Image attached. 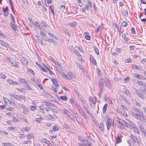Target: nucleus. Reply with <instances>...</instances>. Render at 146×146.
<instances>
[{
    "label": "nucleus",
    "instance_id": "38",
    "mask_svg": "<svg viewBox=\"0 0 146 146\" xmlns=\"http://www.w3.org/2000/svg\"><path fill=\"white\" fill-rule=\"evenodd\" d=\"M84 109L86 111L88 114L91 115H93L91 113L90 111L85 106H83Z\"/></svg>",
    "mask_w": 146,
    "mask_h": 146
},
{
    "label": "nucleus",
    "instance_id": "18",
    "mask_svg": "<svg viewBox=\"0 0 146 146\" xmlns=\"http://www.w3.org/2000/svg\"><path fill=\"white\" fill-rule=\"evenodd\" d=\"M118 123L119 124H121V125H124L128 127H129L130 126L128 123H127L125 122L124 120L123 121L122 123H121L120 121H119Z\"/></svg>",
    "mask_w": 146,
    "mask_h": 146
},
{
    "label": "nucleus",
    "instance_id": "5",
    "mask_svg": "<svg viewBox=\"0 0 146 146\" xmlns=\"http://www.w3.org/2000/svg\"><path fill=\"white\" fill-rule=\"evenodd\" d=\"M89 101L91 105L92 104L95 105L96 102L95 99H94L93 98L91 97L89 98Z\"/></svg>",
    "mask_w": 146,
    "mask_h": 146
},
{
    "label": "nucleus",
    "instance_id": "21",
    "mask_svg": "<svg viewBox=\"0 0 146 146\" xmlns=\"http://www.w3.org/2000/svg\"><path fill=\"white\" fill-rule=\"evenodd\" d=\"M27 138L29 140L33 138L34 135L32 133H30L26 135Z\"/></svg>",
    "mask_w": 146,
    "mask_h": 146
},
{
    "label": "nucleus",
    "instance_id": "3",
    "mask_svg": "<svg viewBox=\"0 0 146 146\" xmlns=\"http://www.w3.org/2000/svg\"><path fill=\"white\" fill-rule=\"evenodd\" d=\"M18 106L23 110V112L24 113L26 114L27 112L29 111L28 109L25 105L21 104H19Z\"/></svg>",
    "mask_w": 146,
    "mask_h": 146
},
{
    "label": "nucleus",
    "instance_id": "10",
    "mask_svg": "<svg viewBox=\"0 0 146 146\" xmlns=\"http://www.w3.org/2000/svg\"><path fill=\"white\" fill-rule=\"evenodd\" d=\"M21 62L24 65H26L28 64V61L27 59L24 58L22 57L21 59Z\"/></svg>",
    "mask_w": 146,
    "mask_h": 146
},
{
    "label": "nucleus",
    "instance_id": "57",
    "mask_svg": "<svg viewBox=\"0 0 146 146\" xmlns=\"http://www.w3.org/2000/svg\"><path fill=\"white\" fill-rule=\"evenodd\" d=\"M11 19L12 21L11 22H15L14 18L13 15L11 14H10Z\"/></svg>",
    "mask_w": 146,
    "mask_h": 146
},
{
    "label": "nucleus",
    "instance_id": "33",
    "mask_svg": "<svg viewBox=\"0 0 146 146\" xmlns=\"http://www.w3.org/2000/svg\"><path fill=\"white\" fill-rule=\"evenodd\" d=\"M10 63L13 66H15V67L17 68H19V66L17 64L16 62H11Z\"/></svg>",
    "mask_w": 146,
    "mask_h": 146
},
{
    "label": "nucleus",
    "instance_id": "63",
    "mask_svg": "<svg viewBox=\"0 0 146 146\" xmlns=\"http://www.w3.org/2000/svg\"><path fill=\"white\" fill-rule=\"evenodd\" d=\"M2 145L4 146H11V144L10 143H2Z\"/></svg>",
    "mask_w": 146,
    "mask_h": 146
},
{
    "label": "nucleus",
    "instance_id": "27",
    "mask_svg": "<svg viewBox=\"0 0 146 146\" xmlns=\"http://www.w3.org/2000/svg\"><path fill=\"white\" fill-rule=\"evenodd\" d=\"M40 35L42 36V37L43 38L44 40L45 41H46L47 40V38L46 37L44 33V32L42 31H41L40 32Z\"/></svg>",
    "mask_w": 146,
    "mask_h": 146
},
{
    "label": "nucleus",
    "instance_id": "43",
    "mask_svg": "<svg viewBox=\"0 0 146 146\" xmlns=\"http://www.w3.org/2000/svg\"><path fill=\"white\" fill-rule=\"evenodd\" d=\"M133 111L138 114H139V112H141L140 111V110H139V109L137 108H133Z\"/></svg>",
    "mask_w": 146,
    "mask_h": 146
},
{
    "label": "nucleus",
    "instance_id": "15",
    "mask_svg": "<svg viewBox=\"0 0 146 146\" xmlns=\"http://www.w3.org/2000/svg\"><path fill=\"white\" fill-rule=\"evenodd\" d=\"M124 91H125V94L127 96H129V97H131V94L130 92L128 90V89L126 88L123 89Z\"/></svg>",
    "mask_w": 146,
    "mask_h": 146
},
{
    "label": "nucleus",
    "instance_id": "45",
    "mask_svg": "<svg viewBox=\"0 0 146 146\" xmlns=\"http://www.w3.org/2000/svg\"><path fill=\"white\" fill-rule=\"evenodd\" d=\"M48 34L50 36H51L52 38L54 39H57V37L52 33L49 32L48 33Z\"/></svg>",
    "mask_w": 146,
    "mask_h": 146
},
{
    "label": "nucleus",
    "instance_id": "60",
    "mask_svg": "<svg viewBox=\"0 0 146 146\" xmlns=\"http://www.w3.org/2000/svg\"><path fill=\"white\" fill-rule=\"evenodd\" d=\"M69 102L71 104H75V102H74V99L73 98H71L69 100Z\"/></svg>",
    "mask_w": 146,
    "mask_h": 146
},
{
    "label": "nucleus",
    "instance_id": "55",
    "mask_svg": "<svg viewBox=\"0 0 146 146\" xmlns=\"http://www.w3.org/2000/svg\"><path fill=\"white\" fill-rule=\"evenodd\" d=\"M134 101L135 103H134V104H135L136 106L138 107H140L141 106V105H140V103L139 102L136 100H135Z\"/></svg>",
    "mask_w": 146,
    "mask_h": 146
},
{
    "label": "nucleus",
    "instance_id": "46",
    "mask_svg": "<svg viewBox=\"0 0 146 146\" xmlns=\"http://www.w3.org/2000/svg\"><path fill=\"white\" fill-rule=\"evenodd\" d=\"M34 25L36 26V27H37L38 28L41 29V28L40 27L39 23H38L37 22H35L34 23Z\"/></svg>",
    "mask_w": 146,
    "mask_h": 146
},
{
    "label": "nucleus",
    "instance_id": "52",
    "mask_svg": "<svg viewBox=\"0 0 146 146\" xmlns=\"http://www.w3.org/2000/svg\"><path fill=\"white\" fill-rule=\"evenodd\" d=\"M60 98L63 100L66 101L67 100V98L65 96H61L60 97Z\"/></svg>",
    "mask_w": 146,
    "mask_h": 146
},
{
    "label": "nucleus",
    "instance_id": "58",
    "mask_svg": "<svg viewBox=\"0 0 146 146\" xmlns=\"http://www.w3.org/2000/svg\"><path fill=\"white\" fill-rule=\"evenodd\" d=\"M133 130L136 133H137L138 134L139 133V130L136 127H134L133 129Z\"/></svg>",
    "mask_w": 146,
    "mask_h": 146
},
{
    "label": "nucleus",
    "instance_id": "31",
    "mask_svg": "<svg viewBox=\"0 0 146 146\" xmlns=\"http://www.w3.org/2000/svg\"><path fill=\"white\" fill-rule=\"evenodd\" d=\"M0 45L3 46L5 47L7 46H8V44L7 43L1 40H0Z\"/></svg>",
    "mask_w": 146,
    "mask_h": 146
},
{
    "label": "nucleus",
    "instance_id": "25",
    "mask_svg": "<svg viewBox=\"0 0 146 146\" xmlns=\"http://www.w3.org/2000/svg\"><path fill=\"white\" fill-rule=\"evenodd\" d=\"M7 82L9 83H10V84H11L13 85H16L17 84V82H16L15 81H13L11 79H8Z\"/></svg>",
    "mask_w": 146,
    "mask_h": 146
},
{
    "label": "nucleus",
    "instance_id": "29",
    "mask_svg": "<svg viewBox=\"0 0 146 146\" xmlns=\"http://www.w3.org/2000/svg\"><path fill=\"white\" fill-rule=\"evenodd\" d=\"M63 31L64 32V33L68 36L69 37H70V35L69 33V31L67 29H64L63 30Z\"/></svg>",
    "mask_w": 146,
    "mask_h": 146
},
{
    "label": "nucleus",
    "instance_id": "39",
    "mask_svg": "<svg viewBox=\"0 0 146 146\" xmlns=\"http://www.w3.org/2000/svg\"><path fill=\"white\" fill-rule=\"evenodd\" d=\"M58 86H52V90L54 91L55 92H56L57 91L56 90V89L57 88H58Z\"/></svg>",
    "mask_w": 146,
    "mask_h": 146
},
{
    "label": "nucleus",
    "instance_id": "26",
    "mask_svg": "<svg viewBox=\"0 0 146 146\" xmlns=\"http://www.w3.org/2000/svg\"><path fill=\"white\" fill-rule=\"evenodd\" d=\"M84 144L87 145V146H92L91 143L86 139L84 140Z\"/></svg>",
    "mask_w": 146,
    "mask_h": 146
},
{
    "label": "nucleus",
    "instance_id": "40",
    "mask_svg": "<svg viewBox=\"0 0 146 146\" xmlns=\"http://www.w3.org/2000/svg\"><path fill=\"white\" fill-rule=\"evenodd\" d=\"M43 119L41 117H38L35 118V120L36 122L39 123L42 121Z\"/></svg>",
    "mask_w": 146,
    "mask_h": 146
},
{
    "label": "nucleus",
    "instance_id": "64",
    "mask_svg": "<svg viewBox=\"0 0 146 146\" xmlns=\"http://www.w3.org/2000/svg\"><path fill=\"white\" fill-rule=\"evenodd\" d=\"M51 146H58L57 144H56L54 142H51Z\"/></svg>",
    "mask_w": 146,
    "mask_h": 146
},
{
    "label": "nucleus",
    "instance_id": "16",
    "mask_svg": "<svg viewBox=\"0 0 146 146\" xmlns=\"http://www.w3.org/2000/svg\"><path fill=\"white\" fill-rule=\"evenodd\" d=\"M115 138L116 141V143H118L122 141L121 137L117 135V136H115Z\"/></svg>",
    "mask_w": 146,
    "mask_h": 146
},
{
    "label": "nucleus",
    "instance_id": "59",
    "mask_svg": "<svg viewBox=\"0 0 146 146\" xmlns=\"http://www.w3.org/2000/svg\"><path fill=\"white\" fill-rule=\"evenodd\" d=\"M48 117H49L48 119L50 120L51 119L52 120H54L55 119L54 117L52 115H48Z\"/></svg>",
    "mask_w": 146,
    "mask_h": 146
},
{
    "label": "nucleus",
    "instance_id": "30",
    "mask_svg": "<svg viewBox=\"0 0 146 146\" xmlns=\"http://www.w3.org/2000/svg\"><path fill=\"white\" fill-rule=\"evenodd\" d=\"M107 81L106 82V85L108 88H110L111 86V82L107 80Z\"/></svg>",
    "mask_w": 146,
    "mask_h": 146
},
{
    "label": "nucleus",
    "instance_id": "19",
    "mask_svg": "<svg viewBox=\"0 0 146 146\" xmlns=\"http://www.w3.org/2000/svg\"><path fill=\"white\" fill-rule=\"evenodd\" d=\"M131 114L132 116L136 119H138L139 118V116L138 113L132 112Z\"/></svg>",
    "mask_w": 146,
    "mask_h": 146
},
{
    "label": "nucleus",
    "instance_id": "13",
    "mask_svg": "<svg viewBox=\"0 0 146 146\" xmlns=\"http://www.w3.org/2000/svg\"><path fill=\"white\" fill-rule=\"evenodd\" d=\"M41 141L42 142L46 143L48 145H49L50 144V142L47 139L44 138H42L41 139Z\"/></svg>",
    "mask_w": 146,
    "mask_h": 146
},
{
    "label": "nucleus",
    "instance_id": "24",
    "mask_svg": "<svg viewBox=\"0 0 146 146\" xmlns=\"http://www.w3.org/2000/svg\"><path fill=\"white\" fill-rule=\"evenodd\" d=\"M44 96L47 97L48 99H50V98H52V96L49 94V93L47 92H44Z\"/></svg>",
    "mask_w": 146,
    "mask_h": 146
},
{
    "label": "nucleus",
    "instance_id": "42",
    "mask_svg": "<svg viewBox=\"0 0 146 146\" xmlns=\"http://www.w3.org/2000/svg\"><path fill=\"white\" fill-rule=\"evenodd\" d=\"M78 96L79 99L82 102H83V97L82 95L79 94L78 95Z\"/></svg>",
    "mask_w": 146,
    "mask_h": 146
},
{
    "label": "nucleus",
    "instance_id": "4",
    "mask_svg": "<svg viewBox=\"0 0 146 146\" xmlns=\"http://www.w3.org/2000/svg\"><path fill=\"white\" fill-rule=\"evenodd\" d=\"M111 119L110 118H108L106 122V125L107 126V128L108 130H109L110 129L112 123Z\"/></svg>",
    "mask_w": 146,
    "mask_h": 146
},
{
    "label": "nucleus",
    "instance_id": "22",
    "mask_svg": "<svg viewBox=\"0 0 146 146\" xmlns=\"http://www.w3.org/2000/svg\"><path fill=\"white\" fill-rule=\"evenodd\" d=\"M98 124L99 128L100 129H101L103 133L104 132V126L103 123H101L100 124Z\"/></svg>",
    "mask_w": 146,
    "mask_h": 146
},
{
    "label": "nucleus",
    "instance_id": "44",
    "mask_svg": "<svg viewBox=\"0 0 146 146\" xmlns=\"http://www.w3.org/2000/svg\"><path fill=\"white\" fill-rule=\"evenodd\" d=\"M132 67L137 70H139L140 68V67L139 66H137L135 64L132 65Z\"/></svg>",
    "mask_w": 146,
    "mask_h": 146
},
{
    "label": "nucleus",
    "instance_id": "49",
    "mask_svg": "<svg viewBox=\"0 0 146 146\" xmlns=\"http://www.w3.org/2000/svg\"><path fill=\"white\" fill-rule=\"evenodd\" d=\"M128 23L127 22L125 21H123L122 22L121 25L123 27H125L127 26Z\"/></svg>",
    "mask_w": 146,
    "mask_h": 146
},
{
    "label": "nucleus",
    "instance_id": "23",
    "mask_svg": "<svg viewBox=\"0 0 146 146\" xmlns=\"http://www.w3.org/2000/svg\"><path fill=\"white\" fill-rule=\"evenodd\" d=\"M22 84H27V81L24 79L21 78H19L18 80Z\"/></svg>",
    "mask_w": 146,
    "mask_h": 146
},
{
    "label": "nucleus",
    "instance_id": "54",
    "mask_svg": "<svg viewBox=\"0 0 146 146\" xmlns=\"http://www.w3.org/2000/svg\"><path fill=\"white\" fill-rule=\"evenodd\" d=\"M19 99L18 100H20V99H21L22 100H25V97L23 96L20 95L19 96Z\"/></svg>",
    "mask_w": 146,
    "mask_h": 146
},
{
    "label": "nucleus",
    "instance_id": "41",
    "mask_svg": "<svg viewBox=\"0 0 146 146\" xmlns=\"http://www.w3.org/2000/svg\"><path fill=\"white\" fill-rule=\"evenodd\" d=\"M137 83L140 86H143L145 85V84L143 81H138L137 82Z\"/></svg>",
    "mask_w": 146,
    "mask_h": 146
},
{
    "label": "nucleus",
    "instance_id": "28",
    "mask_svg": "<svg viewBox=\"0 0 146 146\" xmlns=\"http://www.w3.org/2000/svg\"><path fill=\"white\" fill-rule=\"evenodd\" d=\"M4 102L6 106H9V104H10L11 102L8 99H6L5 100H4Z\"/></svg>",
    "mask_w": 146,
    "mask_h": 146
},
{
    "label": "nucleus",
    "instance_id": "1",
    "mask_svg": "<svg viewBox=\"0 0 146 146\" xmlns=\"http://www.w3.org/2000/svg\"><path fill=\"white\" fill-rule=\"evenodd\" d=\"M61 75L64 79L66 80H72L75 78L74 74L71 72H68V75L65 74L64 72L61 73Z\"/></svg>",
    "mask_w": 146,
    "mask_h": 146
},
{
    "label": "nucleus",
    "instance_id": "36",
    "mask_svg": "<svg viewBox=\"0 0 146 146\" xmlns=\"http://www.w3.org/2000/svg\"><path fill=\"white\" fill-rule=\"evenodd\" d=\"M133 76L136 78H137L138 79H141V74H138L136 73H134L133 74Z\"/></svg>",
    "mask_w": 146,
    "mask_h": 146
},
{
    "label": "nucleus",
    "instance_id": "47",
    "mask_svg": "<svg viewBox=\"0 0 146 146\" xmlns=\"http://www.w3.org/2000/svg\"><path fill=\"white\" fill-rule=\"evenodd\" d=\"M3 14L5 16H8V12L7 11H6L5 9L3 8Z\"/></svg>",
    "mask_w": 146,
    "mask_h": 146
},
{
    "label": "nucleus",
    "instance_id": "12",
    "mask_svg": "<svg viewBox=\"0 0 146 146\" xmlns=\"http://www.w3.org/2000/svg\"><path fill=\"white\" fill-rule=\"evenodd\" d=\"M8 95L11 97H12L15 99L18 100L19 99V96L18 95L15 94H12L11 93H9Z\"/></svg>",
    "mask_w": 146,
    "mask_h": 146
},
{
    "label": "nucleus",
    "instance_id": "11",
    "mask_svg": "<svg viewBox=\"0 0 146 146\" xmlns=\"http://www.w3.org/2000/svg\"><path fill=\"white\" fill-rule=\"evenodd\" d=\"M76 63L77 66L80 68V69L81 70V71L83 72H84L85 70L83 66L79 63L76 62Z\"/></svg>",
    "mask_w": 146,
    "mask_h": 146
},
{
    "label": "nucleus",
    "instance_id": "61",
    "mask_svg": "<svg viewBox=\"0 0 146 146\" xmlns=\"http://www.w3.org/2000/svg\"><path fill=\"white\" fill-rule=\"evenodd\" d=\"M141 92L143 94L146 95V89L143 88H142L141 89Z\"/></svg>",
    "mask_w": 146,
    "mask_h": 146
},
{
    "label": "nucleus",
    "instance_id": "51",
    "mask_svg": "<svg viewBox=\"0 0 146 146\" xmlns=\"http://www.w3.org/2000/svg\"><path fill=\"white\" fill-rule=\"evenodd\" d=\"M94 51H95L97 55H99V52L98 50V49L97 47L96 46H95L94 47Z\"/></svg>",
    "mask_w": 146,
    "mask_h": 146
},
{
    "label": "nucleus",
    "instance_id": "6",
    "mask_svg": "<svg viewBox=\"0 0 146 146\" xmlns=\"http://www.w3.org/2000/svg\"><path fill=\"white\" fill-rule=\"evenodd\" d=\"M15 22H10V25L11 27L16 31L17 30V27L15 25Z\"/></svg>",
    "mask_w": 146,
    "mask_h": 146
},
{
    "label": "nucleus",
    "instance_id": "37",
    "mask_svg": "<svg viewBox=\"0 0 146 146\" xmlns=\"http://www.w3.org/2000/svg\"><path fill=\"white\" fill-rule=\"evenodd\" d=\"M52 81L53 82L54 86H58L59 85V84H58L57 81L55 79H52Z\"/></svg>",
    "mask_w": 146,
    "mask_h": 146
},
{
    "label": "nucleus",
    "instance_id": "2",
    "mask_svg": "<svg viewBox=\"0 0 146 146\" xmlns=\"http://www.w3.org/2000/svg\"><path fill=\"white\" fill-rule=\"evenodd\" d=\"M138 115L139 116V118L138 119L140 121H142L146 122V119L145 118V115L143 113V111L139 112Z\"/></svg>",
    "mask_w": 146,
    "mask_h": 146
},
{
    "label": "nucleus",
    "instance_id": "62",
    "mask_svg": "<svg viewBox=\"0 0 146 146\" xmlns=\"http://www.w3.org/2000/svg\"><path fill=\"white\" fill-rule=\"evenodd\" d=\"M123 13L125 16H127L128 14V13L126 10L124 9L123 10Z\"/></svg>",
    "mask_w": 146,
    "mask_h": 146
},
{
    "label": "nucleus",
    "instance_id": "7",
    "mask_svg": "<svg viewBox=\"0 0 146 146\" xmlns=\"http://www.w3.org/2000/svg\"><path fill=\"white\" fill-rule=\"evenodd\" d=\"M63 112L68 117H70L71 115V113L67 110L64 109L62 110Z\"/></svg>",
    "mask_w": 146,
    "mask_h": 146
},
{
    "label": "nucleus",
    "instance_id": "56",
    "mask_svg": "<svg viewBox=\"0 0 146 146\" xmlns=\"http://www.w3.org/2000/svg\"><path fill=\"white\" fill-rule=\"evenodd\" d=\"M139 97H140L141 98H145V96L142 94V93H141L140 92L139 94H137Z\"/></svg>",
    "mask_w": 146,
    "mask_h": 146
},
{
    "label": "nucleus",
    "instance_id": "8",
    "mask_svg": "<svg viewBox=\"0 0 146 146\" xmlns=\"http://www.w3.org/2000/svg\"><path fill=\"white\" fill-rule=\"evenodd\" d=\"M104 80L103 78H101L100 79L99 81V85L100 88H104Z\"/></svg>",
    "mask_w": 146,
    "mask_h": 146
},
{
    "label": "nucleus",
    "instance_id": "48",
    "mask_svg": "<svg viewBox=\"0 0 146 146\" xmlns=\"http://www.w3.org/2000/svg\"><path fill=\"white\" fill-rule=\"evenodd\" d=\"M6 76L3 74L2 73L0 74V78H1L5 79H6Z\"/></svg>",
    "mask_w": 146,
    "mask_h": 146
},
{
    "label": "nucleus",
    "instance_id": "17",
    "mask_svg": "<svg viewBox=\"0 0 146 146\" xmlns=\"http://www.w3.org/2000/svg\"><path fill=\"white\" fill-rule=\"evenodd\" d=\"M71 50L74 52V53L75 54L78 56H80V54L79 52L76 49L73 47L72 48Z\"/></svg>",
    "mask_w": 146,
    "mask_h": 146
},
{
    "label": "nucleus",
    "instance_id": "53",
    "mask_svg": "<svg viewBox=\"0 0 146 146\" xmlns=\"http://www.w3.org/2000/svg\"><path fill=\"white\" fill-rule=\"evenodd\" d=\"M50 8L52 13L54 15V7L53 6H50Z\"/></svg>",
    "mask_w": 146,
    "mask_h": 146
},
{
    "label": "nucleus",
    "instance_id": "35",
    "mask_svg": "<svg viewBox=\"0 0 146 146\" xmlns=\"http://www.w3.org/2000/svg\"><path fill=\"white\" fill-rule=\"evenodd\" d=\"M68 25L72 27H74L77 25L76 23L75 22H73L69 23Z\"/></svg>",
    "mask_w": 146,
    "mask_h": 146
},
{
    "label": "nucleus",
    "instance_id": "34",
    "mask_svg": "<svg viewBox=\"0 0 146 146\" xmlns=\"http://www.w3.org/2000/svg\"><path fill=\"white\" fill-rule=\"evenodd\" d=\"M100 88V91L98 94V96L99 97H101L102 96V94L103 92V90L104 88Z\"/></svg>",
    "mask_w": 146,
    "mask_h": 146
},
{
    "label": "nucleus",
    "instance_id": "50",
    "mask_svg": "<svg viewBox=\"0 0 146 146\" xmlns=\"http://www.w3.org/2000/svg\"><path fill=\"white\" fill-rule=\"evenodd\" d=\"M12 119L13 122L14 123H17L19 121L18 119L15 117H12Z\"/></svg>",
    "mask_w": 146,
    "mask_h": 146
},
{
    "label": "nucleus",
    "instance_id": "9",
    "mask_svg": "<svg viewBox=\"0 0 146 146\" xmlns=\"http://www.w3.org/2000/svg\"><path fill=\"white\" fill-rule=\"evenodd\" d=\"M40 102L41 103L44 104L46 106H51V105L52 104V103L48 102L47 101L45 100H42L40 101Z\"/></svg>",
    "mask_w": 146,
    "mask_h": 146
},
{
    "label": "nucleus",
    "instance_id": "32",
    "mask_svg": "<svg viewBox=\"0 0 146 146\" xmlns=\"http://www.w3.org/2000/svg\"><path fill=\"white\" fill-rule=\"evenodd\" d=\"M108 106V105L107 104H104L103 107V113L104 114L105 113L107 109Z\"/></svg>",
    "mask_w": 146,
    "mask_h": 146
},
{
    "label": "nucleus",
    "instance_id": "20",
    "mask_svg": "<svg viewBox=\"0 0 146 146\" xmlns=\"http://www.w3.org/2000/svg\"><path fill=\"white\" fill-rule=\"evenodd\" d=\"M48 41L50 42H52L53 43H54V45H56L58 43L57 42L54 40L50 38H48V39H47V40L46 41Z\"/></svg>",
    "mask_w": 146,
    "mask_h": 146
},
{
    "label": "nucleus",
    "instance_id": "14",
    "mask_svg": "<svg viewBox=\"0 0 146 146\" xmlns=\"http://www.w3.org/2000/svg\"><path fill=\"white\" fill-rule=\"evenodd\" d=\"M130 137L132 140V142L133 143L135 144V143L136 142V140H137V138L133 135H131Z\"/></svg>",
    "mask_w": 146,
    "mask_h": 146
}]
</instances>
